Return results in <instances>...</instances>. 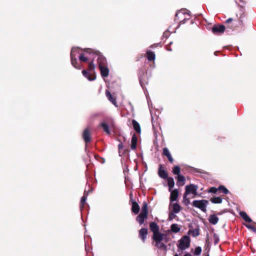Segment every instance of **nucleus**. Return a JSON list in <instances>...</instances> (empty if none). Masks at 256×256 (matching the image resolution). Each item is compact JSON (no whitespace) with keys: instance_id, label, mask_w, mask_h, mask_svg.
Listing matches in <instances>:
<instances>
[{"instance_id":"864d4df0","label":"nucleus","mask_w":256,"mask_h":256,"mask_svg":"<svg viewBox=\"0 0 256 256\" xmlns=\"http://www.w3.org/2000/svg\"><path fill=\"white\" fill-rule=\"evenodd\" d=\"M178 14H176V16H178Z\"/></svg>"},{"instance_id":"0eeeda50","label":"nucleus","mask_w":256,"mask_h":256,"mask_svg":"<svg viewBox=\"0 0 256 256\" xmlns=\"http://www.w3.org/2000/svg\"><path fill=\"white\" fill-rule=\"evenodd\" d=\"M198 186L194 184H190L186 186L185 191L186 194H192L194 196L197 194V190H198Z\"/></svg>"},{"instance_id":"ea45409f","label":"nucleus","mask_w":256,"mask_h":256,"mask_svg":"<svg viewBox=\"0 0 256 256\" xmlns=\"http://www.w3.org/2000/svg\"><path fill=\"white\" fill-rule=\"evenodd\" d=\"M200 234L198 230L195 229L192 231V236L194 237L198 236Z\"/></svg>"},{"instance_id":"dca6fc26","label":"nucleus","mask_w":256,"mask_h":256,"mask_svg":"<svg viewBox=\"0 0 256 256\" xmlns=\"http://www.w3.org/2000/svg\"><path fill=\"white\" fill-rule=\"evenodd\" d=\"M148 218V215L140 213V214L136 217V220L140 225L144 224V220Z\"/></svg>"},{"instance_id":"a18cd8bd","label":"nucleus","mask_w":256,"mask_h":256,"mask_svg":"<svg viewBox=\"0 0 256 256\" xmlns=\"http://www.w3.org/2000/svg\"><path fill=\"white\" fill-rule=\"evenodd\" d=\"M184 204L186 205V206H188L190 204V200H188V198L187 200H186L184 201Z\"/></svg>"},{"instance_id":"2f4dec72","label":"nucleus","mask_w":256,"mask_h":256,"mask_svg":"<svg viewBox=\"0 0 256 256\" xmlns=\"http://www.w3.org/2000/svg\"><path fill=\"white\" fill-rule=\"evenodd\" d=\"M140 213L148 215V204L146 202H144L143 203Z\"/></svg>"},{"instance_id":"bb28decb","label":"nucleus","mask_w":256,"mask_h":256,"mask_svg":"<svg viewBox=\"0 0 256 256\" xmlns=\"http://www.w3.org/2000/svg\"><path fill=\"white\" fill-rule=\"evenodd\" d=\"M88 195V192H86L85 191L84 192V196H82V198H81V200H80V210H82L84 207V204L86 202V200L87 199Z\"/></svg>"},{"instance_id":"4468645a","label":"nucleus","mask_w":256,"mask_h":256,"mask_svg":"<svg viewBox=\"0 0 256 256\" xmlns=\"http://www.w3.org/2000/svg\"><path fill=\"white\" fill-rule=\"evenodd\" d=\"M148 234V230L146 228H142L139 231V236L143 242H144Z\"/></svg>"},{"instance_id":"37998d69","label":"nucleus","mask_w":256,"mask_h":256,"mask_svg":"<svg viewBox=\"0 0 256 256\" xmlns=\"http://www.w3.org/2000/svg\"><path fill=\"white\" fill-rule=\"evenodd\" d=\"M162 36L166 38H167L169 36V34L168 32L167 31H166L164 32Z\"/></svg>"},{"instance_id":"aec40b11","label":"nucleus","mask_w":256,"mask_h":256,"mask_svg":"<svg viewBox=\"0 0 256 256\" xmlns=\"http://www.w3.org/2000/svg\"><path fill=\"white\" fill-rule=\"evenodd\" d=\"M132 124L134 130L138 134L141 132V128L138 122L135 120H132Z\"/></svg>"},{"instance_id":"c9c22d12","label":"nucleus","mask_w":256,"mask_h":256,"mask_svg":"<svg viewBox=\"0 0 256 256\" xmlns=\"http://www.w3.org/2000/svg\"><path fill=\"white\" fill-rule=\"evenodd\" d=\"M214 245H216L220 240L219 236L216 233L214 234Z\"/></svg>"},{"instance_id":"4d7b16f0","label":"nucleus","mask_w":256,"mask_h":256,"mask_svg":"<svg viewBox=\"0 0 256 256\" xmlns=\"http://www.w3.org/2000/svg\"><path fill=\"white\" fill-rule=\"evenodd\" d=\"M207 256H209V255H208Z\"/></svg>"},{"instance_id":"09e8293b","label":"nucleus","mask_w":256,"mask_h":256,"mask_svg":"<svg viewBox=\"0 0 256 256\" xmlns=\"http://www.w3.org/2000/svg\"><path fill=\"white\" fill-rule=\"evenodd\" d=\"M184 256H192L190 254L187 252L186 254H184Z\"/></svg>"},{"instance_id":"473e14b6","label":"nucleus","mask_w":256,"mask_h":256,"mask_svg":"<svg viewBox=\"0 0 256 256\" xmlns=\"http://www.w3.org/2000/svg\"><path fill=\"white\" fill-rule=\"evenodd\" d=\"M156 246L158 248L164 250L166 251V245H165L164 243L161 242H156Z\"/></svg>"},{"instance_id":"b1692460","label":"nucleus","mask_w":256,"mask_h":256,"mask_svg":"<svg viewBox=\"0 0 256 256\" xmlns=\"http://www.w3.org/2000/svg\"><path fill=\"white\" fill-rule=\"evenodd\" d=\"M240 216L246 222H252V220L248 216L246 213L244 211H240L239 212Z\"/></svg>"},{"instance_id":"a211bd4d","label":"nucleus","mask_w":256,"mask_h":256,"mask_svg":"<svg viewBox=\"0 0 256 256\" xmlns=\"http://www.w3.org/2000/svg\"><path fill=\"white\" fill-rule=\"evenodd\" d=\"M106 94L108 98V99L115 106H116V102L114 98H113L112 94H111L110 92L106 90Z\"/></svg>"},{"instance_id":"7c9ffc66","label":"nucleus","mask_w":256,"mask_h":256,"mask_svg":"<svg viewBox=\"0 0 256 256\" xmlns=\"http://www.w3.org/2000/svg\"><path fill=\"white\" fill-rule=\"evenodd\" d=\"M170 229L172 232L175 233L178 232L180 230L178 225L176 224H172L170 226Z\"/></svg>"},{"instance_id":"a19ab883","label":"nucleus","mask_w":256,"mask_h":256,"mask_svg":"<svg viewBox=\"0 0 256 256\" xmlns=\"http://www.w3.org/2000/svg\"><path fill=\"white\" fill-rule=\"evenodd\" d=\"M246 228H248V229L252 230L253 232H256V228L252 225H246Z\"/></svg>"},{"instance_id":"f704fd0d","label":"nucleus","mask_w":256,"mask_h":256,"mask_svg":"<svg viewBox=\"0 0 256 256\" xmlns=\"http://www.w3.org/2000/svg\"><path fill=\"white\" fill-rule=\"evenodd\" d=\"M218 189L220 190H222V192L224 194H228L230 192L229 190L224 186L222 185L219 186Z\"/></svg>"},{"instance_id":"1a4fd4ad","label":"nucleus","mask_w":256,"mask_h":256,"mask_svg":"<svg viewBox=\"0 0 256 256\" xmlns=\"http://www.w3.org/2000/svg\"><path fill=\"white\" fill-rule=\"evenodd\" d=\"M88 48H86L84 50V54L81 53L78 55V58L82 62H86L88 60V59H93L94 56L92 54H90L89 53H86V50H87Z\"/></svg>"},{"instance_id":"6e6552de","label":"nucleus","mask_w":256,"mask_h":256,"mask_svg":"<svg viewBox=\"0 0 256 256\" xmlns=\"http://www.w3.org/2000/svg\"><path fill=\"white\" fill-rule=\"evenodd\" d=\"M225 26L222 25H214L212 28V32L214 34H220L224 32Z\"/></svg>"},{"instance_id":"f257e3e1","label":"nucleus","mask_w":256,"mask_h":256,"mask_svg":"<svg viewBox=\"0 0 256 256\" xmlns=\"http://www.w3.org/2000/svg\"><path fill=\"white\" fill-rule=\"evenodd\" d=\"M100 126L106 134H110L111 130L115 128V120L112 117H106L100 123Z\"/></svg>"},{"instance_id":"f03ea898","label":"nucleus","mask_w":256,"mask_h":256,"mask_svg":"<svg viewBox=\"0 0 256 256\" xmlns=\"http://www.w3.org/2000/svg\"><path fill=\"white\" fill-rule=\"evenodd\" d=\"M92 60L88 64V71L83 70L82 71V74L90 81L94 80L96 78V76L94 72L95 65Z\"/></svg>"},{"instance_id":"423d86ee","label":"nucleus","mask_w":256,"mask_h":256,"mask_svg":"<svg viewBox=\"0 0 256 256\" xmlns=\"http://www.w3.org/2000/svg\"><path fill=\"white\" fill-rule=\"evenodd\" d=\"M190 238L188 236H182L178 241V247L182 250H185L189 248L190 245Z\"/></svg>"},{"instance_id":"8fccbe9b","label":"nucleus","mask_w":256,"mask_h":256,"mask_svg":"<svg viewBox=\"0 0 256 256\" xmlns=\"http://www.w3.org/2000/svg\"><path fill=\"white\" fill-rule=\"evenodd\" d=\"M167 50H169V51H171V50H172V49H171L170 48H167Z\"/></svg>"},{"instance_id":"412c9836","label":"nucleus","mask_w":256,"mask_h":256,"mask_svg":"<svg viewBox=\"0 0 256 256\" xmlns=\"http://www.w3.org/2000/svg\"><path fill=\"white\" fill-rule=\"evenodd\" d=\"M150 227L153 234L159 232V226L155 222H150Z\"/></svg>"},{"instance_id":"5fc2aeb1","label":"nucleus","mask_w":256,"mask_h":256,"mask_svg":"<svg viewBox=\"0 0 256 256\" xmlns=\"http://www.w3.org/2000/svg\"><path fill=\"white\" fill-rule=\"evenodd\" d=\"M172 42H170V44H172Z\"/></svg>"},{"instance_id":"4c0bfd02","label":"nucleus","mask_w":256,"mask_h":256,"mask_svg":"<svg viewBox=\"0 0 256 256\" xmlns=\"http://www.w3.org/2000/svg\"><path fill=\"white\" fill-rule=\"evenodd\" d=\"M219 190L218 188H216L214 186L211 187L208 190V192L210 193H213V194H216L217 192Z\"/></svg>"},{"instance_id":"9b49d317","label":"nucleus","mask_w":256,"mask_h":256,"mask_svg":"<svg viewBox=\"0 0 256 256\" xmlns=\"http://www.w3.org/2000/svg\"><path fill=\"white\" fill-rule=\"evenodd\" d=\"M158 174L160 178H162L163 179H166L168 178V173L164 169V168H162V164H160L159 166Z\"/></svg>"},{"instance_id":"39448f33","label":"nucleus","mask_w":256,"mask_h":256,"mask_svg":"<svg viewBox=\"0 0 256 256\" xmlns=\"http://www.w3.org/2000/svg\"><path fill=\"white\" fill-rule=\"evenodd\" d=\"M208 202L206 200H194L192 202V205L196 208L200 209L202 212H206V206Z\"/></svg>"},{"instance_id":"49530a36","label":"nucleus","mask_w":256,"mask_h":256,"mask_svg":"<svg viewBox=\"0 0 256 256\" xmlns=\"http://www.w3.org/2000/svg\"><path fill=\"white\" fill-rule=\"evenodd\" d=\"M233 20V19L232 18H228L226 21V24H228L230 22H232V21Z\"/></svg>"},{"instance_id":"3c124183","label":"nucleus","mask_w":256,"mask_h":256,"mask_svg":"<svg viewBox=\"0 0 256 256\" xmlns=\"http://www.w3.org/2000/svg\"><path fill=\"white\" fill-rule=\"evenodd\" d=\"M153 119H154V118H153V117H152V122H153Z\"/></svg>"},{"instance_id":"72a5a7b5","label":"nucleus","mask_w":256,"mask_h":256,"mask_svg":"<svg viewBox=\"0 0 256 256\" xmlns=\"http://www.w3.org/2000/svg\"><path fill=\"white\" fill-rule=\"evenodd\" d=\"M180 168L178 166H175L172 170V172L174 174L178 176L180 175Z\"/></svg>"},{"instance_id":"9d476101","label":"nucleus","mask_w":256,"mask_h":256,"mask_svg":"<svg viewBox=\"0 0 256 256\" xmlns=\"http://www.w3.org/2000/svg\"><path fill=\"white\" fill-rule=\"evenodd\" d=\"M164 237L167 238L166 235L160 233L159 232L153 234V239L156 242H161L164 239Z\"/></svg>"},{"instance_id":"f8f14e48","label":"nucleus","mask_w":256,"mask_h":256,"mask_svg":"<svg viewBox=\"0 0 256 256\" xmlns=\"http://www.w3.org/2000/svg\"><path fill=\"white\" fill-rule=\"evenodd\" d=\"M82 136L86 144H88L90 141V132L88 128H86L84 130Z\"/></svg>"},{"instance_id":"c03bdc74","label":"nucleus","mask_w":256,"mask_h":256,"mask_svg":"<svg viewBox=\"0 0 256 256\" xmlns=\"http://www.w3.org/2000/svg\"><path fill=\"white\" fill-rule=\"evenodd\" d=\"M188 194H186V192L185 191V192L184 194V196H183V200L184 201V200H187L188 198H187V196L188 195Z\"/></svg>"},{"instance_id":"79ce46f5","label":"nucleus","mask_w":256,"mask_h":256,"mask_svg":"<svg viewBox=\"0 0 256 256\" xmlns=\"http://www.w3.org/2000/svg\"><path fill=\"white\" fill-rule=\"evenodd\" d=\"M118 150H119V155H120V156H121V154H120V150L123 148V145H122V142H120V144H118Z\"/></svg>"},{"instance_id":"603ef678","label":"nucleus","mask_w":256,"mask_h":256,"mask_svg":"<svg viewBox=\"0 0 256 256\" xmlns=\"http://www.w3.org/2000/svg\"><path fill=\"white\" fill-rule=\"evenodd\" d=\"M174 256H178V254H176L174 255Z\"/></svg>"},{"instance_id":"ddd939ff","label":"nucleus","mask_w":256,"mask_h":256,"mask_svg":"<svg viewBox=\"0 0 256 256\" xmlns=\"http://www.w3.org/2000/svg\"><path fill=\"white\" fill-rule=\"evenodd\" d=\"M99 68L102 77L106 78L108 76L109 69L106 66H100Z\"/></svg>"},{"instance_id":"de8ad7c7","label":"nucleus","mask_w":256,"mask_h":256,"mask_svg":"<svg viewBox=\"0 0 256 256\" xmlns=\"http://www.w3.org/2000/svg\"><path fill=\"white\" fill-rule=\"evenodd\" d=\"M139 80H140V83L142 87H143L142 79H141V78L140 77L139 78Z\"/></svg>"},{"instance_id":"cd10ccee","label":"nucleus","mask_w":256,"mask_h":256,"mask_svg":"<svg viewBox=\"0 0 256 256\" xmlns=\"http://www.w3.org/2000/svg\"><path fill=\"white\" fill-rule=\"evenodd\" d=\"M147 58L149 61L154 60L156 58V55L153 52L148 51L146 52Z\"/></svg>"},{"instance_id":"e433bc0d","label":"nucleus","mask_w":256,"mask_h":256,"mask_svg":"<svg viewBox=\"0 0 256 256\" xmlns=\"http://www.w3.org/2000/svg\"><path fill=\"white\" fill-rule=\"evenodd\" d=\"M202 248L200 246H198L195 248L194 254V255L198 256L201 254Z\"/></svg>"},{"instance_id":"58836bf2","label":"nucleus","mask_w":256,"mask_h":256,"mask_svg":"<svg viewBox=\"0 0 256 256\" xmlns=\"http://www.w3.org/2000/svg\"><path fill=\"white\" fill-rule=\"evenodd\" d=\"M176 213H174L173 212H171L168 215V220H172L176 216Z\"/></svg>"},{"instance_id":"6ab92c4d","label":"nucleus","mask_w":256,"mask_h":256,"mask_svg":"<svg viewBox=\"0 0 256 256\" xmlns=\"http://www.w3.org/2000/svg\"><path fill=\"white\" fill-rule=\"evenodd\" d=\"M163 154L167 157L168 160L170 162H172L174 161L173 158H172L168 149L167 148H163Z\"/></svg>"},{"instance_id":"4be33fe9","label":"nucleus","mask_w":256,"mask_h":256,"mask_svg":"<svg viewBox=\"0 0 256 256\" xmlns=\"http://www.w3.org/2000/svg\"><path fill=\"white\" fill-rule=\"evenodd\" d=\"M132 210L135 214H138L140 212V206L134 200L132 202Z\"/></svg>"},{"instance_id":"393cba45","label":"nucleus","mask_w":256,"mask_h":256,"mask_svg":"<svg viewBox=\"0 0 256 256\" xmlns=\"http://www.w3.org/2000/svg\"><path fill=\"white\" fill-rule=\"evenodd\" d=\"M167 180H168V190L169 191H171L172 188H174V180L172 177H168Z\"/></svg>"},{"instance_id":"5701e85b","label":"nucleus","mask_w":256,"mask_h":256,"mask_svg":"<svg viewBox=\"0 0 256 256\" xmlns=\"http://www.w3.org/2000/svg\"><path fill=\"white\" fill-rule=\"evenodd\" d=\"M137 142H138V138L136 136V134H133L132 138V140H131V149L132 150H134L136 148V144H137Z\"/></svg>"},{"instance_id":"c756f323","label":"nucleus","mask_w":256,"mask_h":256,"mask_svg":"<svg viewBox=\"0 0 256 256\" xmlns=\"http://www.w3.org/2000/svg\"><path fill=\"white\" fill-rule=\"evenodd\" d=\"M181 210L180 205L178 203H174L172 206V212L174 213H178Z\"/></svg>"},{"instance_id":"c85d7f7f","label":"nucleus","mask_w":256,"mask_h":256,"mask_svg":"<svg viewBox=\"0 0 256 256\" xmlns=\"http://www.w3.org/2000/svg\"><path fill=\"white\" fill-rule=\"evenodd\" d=\"M210 201L213 204H221L222 199L220 196L213 197L210 199Z\"/></svg>"},{"instance_id":"2eb2a0df","label":"nucleus","mask_w":256,"mask_h":256,"mask_svg":"<svg viewBox=\"0 0 256 256\" xmlns=\"http://www.w3.org/2000/svg\"><path fill=\"white\" fill-rule=\"evenodd\" d=\"M170 195V202H174L177 200L178 196V192L177 189H174L173 190H171Z\"/></svg>"},{"instance_id":"a878e982","label":"nucleus","mask_w":256,"mask_h":256,"mask_svg":"<svg viewBox=\"0 0 256 256\" xmlns=\"http://www.w3.org/2000/svg\"><path fill=\"white\" fill-rule=\"evenodd\" d=\"M178 182L177 185L182 186L184 184V182L186 181V179L184 176L180 174L178 176Z\"/></svg>"},{"instance_id":"20e7f679","label":"nucleus","mask_w":256,"mask_h":256,"mask_svg":"<svg viewBox=\"0 0 256 256\" xmlns=\"http://www.w3.org/2000/svg\"><path fill=\"white\" fill-rule=\"evenodd\" d=\"M86 53H89L90 54H92V56H94L93 60L95 58H97L99 68L100 66H106V58L104 56L100 55L98 52H95L92 49H88L87 50H86Z\"/></svg>"},{"instance_id":"f3484780","label":"nucleus","mask_w":256,"mask_h":256,"mask_svg":"<svg viewBox=\"0 0 256 256\" xmlns=\"http://www.w3.org/2000/svg\"><path fill=\"white\" fill-rule=\"evenodd\" d=\"M218 220L219 218L216 215L214 214L210 215L208 218V222L211 224L215 225L218 222Z\"/></svg>"},{"instance_id":"7ed1b4c3","label":"nucleus","mask_w":256,"mask_h":256,"mask_svg":"<svg viewBox=\"0 0 256 256\" xmlns=\"http://www.w3.org/2000/svg\"><path fill=\"white\" fill-rule=\"evenodd\" d=\"M80 50L79 48H72L70 52V60L72 66L76 69H80L81 66L78 64L77 57L80 55Z\"/></svg>"},{"instance_id":"6e6d98bb","label":"nucleus","mask_w":256,"mask_h":256,"mask_svg":"<svg viewBox=\"0 0 256 256\" xmlns=\"http://www.w3.org/2000/svg\"><path fill=\"white\" fill-rule=\"evenodd\" d=\"M148 104H149V102L148 100Z\"/></svg>"}]
</instances>
